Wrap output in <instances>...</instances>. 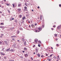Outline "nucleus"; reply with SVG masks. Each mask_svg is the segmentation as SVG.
<instances>
[{
  "mask_svg": "<svg viewBox=\"0 0 61 61\" xmlns=\"http://www.w3.org/2000/svg\"><path fill=\"white\" fill-rule=\"evenodd\" d=\"M46 54V56H48V54H46H46Z\"/></svg>",
  "mask_w": 61,
  "mask_h": 61,
  "instance_id": "33",
  "label": "nucleus"
},
{
  "mask_svg": "<svg viewBox=\"0 0 61 61\" xmlns=\"http://www.w3.org/2000/svg\"><path fill=\"white\" fill-rule=\"evenodd\" d=\"M21 15H20V18H21Z\"/></svg>",
  "mask_w": 61,
  "mask_h": 61,
  "instance_id": "37",
  "label": "nucleus"
},
{
  "mask_svg": "<svg viewBox=\"0 0 61 61\" xmlns=\"http://www.w3.org/2000/svg\"><path fill=\"white\" fill-rule=\"evenodd\" d=\"M31 60H33V59L32 57H31Z\"/></svg>",
  "mask_w": 61,
  "mask_h": 61,
  "instance_id": "35",
  "label": "nucleus"
},
{
  "mask_svg": "<svg viewBox=\"0 0 61 61\" xmlns=\"http://www.w3.org/2000/svg\"><path fill=\"white\" fill-rule=\"evenodd\" d=\"M31 27L33 28H34L35 27V26L34 25H31Z\"/></svg>",
  "mask_w": 61,
  "mask_h": 61,
  "instance_id": "12",
  "label": "nucleus"
},
{
  "mask_svg": "<svg viewBox=\"0 0 61 61\" xmlns=\"http://www.w3.org/2000/svg\"><path fill=\"white\" fill-rule=\"evenodd\" d=\"M24 45L25 46H26V42L25 41L24 43Z\"/></svg>",
  "mask_w": 61,
  "mask_h": 61,
  "instance_id": "14",
  "label": "nucleus"
},
{
  "mask_svg": "<svg viewBox=\"0 0 61 61\" xmlns=\"http://www.w3.org/2000/svg\"><path fill=\"white\" fill-rule=\"evenodd\" d=\"M14 19V18H12V20H13Z\"/></svg>",
  "mask_w": 61,
  "mask_h": 61,
  "instance_id": "48",
  "label": "nucleus"
},
{
  "mask_svg": "<svg viewBox=\"0 0 61 61\" xmlns=\"http://www.w3.org/2000/svg\"><path fill=\"white\" fill-rule=\"evenodd\" d=\"M6 5H7V6H9L10 5V4H7Z\"/></svg>",
  "mask_w": 61,
  "mask_h": 61,
  "instance_id": "29",
  "label": "nucleus"
},
{
  "mask_svg": "<svg viewBox=\"0 0 61 61\" xmlns=\"http://www.w3.org/2000/svg\"><path fill=\"white\" fill-rule=\"evenodd\" d=\"M21 9H18V11H21Z\"/></svg>",
  "mask_w": 61,
  "mask_h": 61,
  "instance_id": "9",
  "label": "nucleus"
},
{
  "mask_svg": "<svg viewBox=\"0 0 61 61\" xmlns=\"http://www.w3.org/2000/svg\"><path fill=\"white\" fill-rule=\"evenodd\" d=\"M38 42L40 44H41V41H38Z\"/></svg>",
  "mask_w": 61,
  "mask_h": 61,
  "instance_id": "16",
  "label": "nucleus"
},
{
  "mask_svg": "<svg viewBox=\"0 0 61 61\" xmlns=\"http://www.w3.org/2000/svg\"><path fill=\"white\" fill-rule=\"evenodd\" d=\"M24 50H25V51H27V48H26L25 47L24 48Z\"/></svg>",
  "mask_w": 61,
  "mask_h": 61,
  "instance_id": "7",
  "label": "nucleus"
},
{
  "mask_svg": "<svg viewBox=\"0 0 61 61\" xmlns=\"http://www.w3.org/2000/svg\"><path fill=\"white\" fill-rule=\"evenodd\" d=\"M36 52H37V51H38V49H37V48H36Z\"/></svg>",
  "mask_w": 61,
  "mask_h": 61,
  "instance_id": "21",
  "label": "nucleus"
},
{
  "mask_svg": "<svg viewBox=\"0 0 61 61\" xmlns=\"http://www.w3.org/2000/svg\"><path fill=\"white\" fill-rule=\"evenodd\" d=\"M22 52L23 53H24L25 52V51H22Z\"/></svg>",
  "mask_w": 61,
  "mask_h": 61,
  "instance_id": "44",
  "label": "nucleus"
},
{
  "mask_svg": "<svg viewBox=\"0 0 61 61\" xmlns=\"http://www.w3.org/2000/svg\"><path fill=\"white\" fill-rule=\"evenodd\" d=\"M22 41H23V42L24 41V39L23 38H22Z\"/></svg>",
  "mask_w": 61,
  "mask_h": 61,
  "instance_id": "27",
  "label": "nucleus"
},
{
  "mask_svg": "<svg viewBox=\"0 0 61 61\" xmlns=\"http://www.w3.org/2000/svg\"><path fill=\"white\" fill-rule=\"evenodd\" d=\"M54 58H56V57L55 56L54 57Z\"/></svg>",
  "mask_w": 61,
  "mask_h": 61,
  "instance_id": "55",
  "label": "nucleus"
},
{
  "mask_svg": "<svg viewBox=\"0 0 61 61\" xmlns=\"http://www.w3.org/2000/svg\"><path fill=\"white\" fill-rule=\"evenodd\" d=\"M17 33H18V34H19V33H20V31H17Z\"/></svg>",
  "mask_w": 61,
  "mask_h": 61,
  "instance_id": "23",
  "label": "nucleus"
},
{
  "mask_svg": "<svg viewBox=\"0 0 61 61\" xmlns=\"http://www.w3.org/2000/svg\"><path fill=\"white\" fill-rule=\"evenodd\" d=\"M40 20H42L41 16H40Z\"/></svg>",
  "mask_w": 61,
  "mask_h": 61,
  "instance_id": "30",
  "label": "nucleus"
},
{
  "mask_svg": "<svg viewBox=\"0 0 61 61\" xmlns=\"http://www.w3.org/2000/svg\"><path fill=\"white\" fill-rule=\"evenodd\" d=\"M10 50V48H9V49H7L6 50V51H7L8 52V51H9V50Z\"/></svg>",
  "mask_w": 61,
  "mask_h": 61,
  "instance_id": "15",
  "label": "nucleus"
},
{
  "mask_svg": "<svg viewBox=\"0 0 61 61\" xmlns=\"http://www.w3.org/2000/svg\"><path fill=\"white\" fill-rule=\"evenodd\" d=\"M28 56V55L27 54H25V57H27V56Z\"/></svg>",
  "mask_w": 61,
  "mask_h": 61,
  "instance_id": "6",
  "label": "nucleus"
},
{
  "mask_svg": "<svg viewBox=\"0 0 61 61\" xmlns=\"http://www.w3.org/2000/svg\"><path fill=\"white\" fill-rule=\"evenodd\" d=\"M53 54H52V55H50V56H52V55H53Z\"/></svg>",
  "mask_w": 61,
  "mask_h": 61,
  "instance_id": "42",
  "label": "nucleus"
},
{
  "mask_svg": "<svg viewBox=\"0 0 61 61\" xmlns=\"http://www.w3.org/2000/svg\"><path fill=\"white\" fill-rule=\"evenodd\" d=\"M58 57H59V56H58Z\"/></svg>",
  "mask_w": 61,
  "mask_h": 61,
  "instance_id": "62",
  "label": "nucleus"
},
{
  "mask_svg": "<svg viewBox=\"0 0 61 61\" xmlns=\"http://www.w3.org/2000/svg\"><path fill=\"white\" fill-rule=\"evenodd\" d=\"M42 27H44V25Z\"/></svg>",
  "mask_w": 61,
  "mask_h": 61,
  "instance_id": "63",
  "label": "nucleus"
},
{
  "mask_svg": "<svg viewBox=\"0 0 61 61\" xmlns=\"http://www.w3.org/2000/svg\"><path fill=\"white\" fill-rule=\"evenodd\" d=\"M51 29H52V30H53V28H51Z\"/></svg>",
  "mask_w": 61,
  "mask_h": 61,
  "instance_id": "58",
  "label": "nucleus"
},
{
  "mask_svg": "<svg viewBox=\"0 0 61 61\" xmlns=\"http://www.w3.org/2000/svg\"><path fill=\"white\" fill-rule=\"evenodd\" d=\"M38 46L39 47H40V46L39 45H38Z\"/></svg>",
  "mask_w": 61,
  "mask_h": 61,
  "instance_id": "38",
  "label": "nucleus"
},
{
  "mask_svg": "<svg viewBox=\"0 0 61 61\" xmlns=\"http://www.w3.org/2000/svg\"><path fill=\"white\" fill-rule=\"evenodd\" d=\"M1 55L2 56L3 55H5V54H4V53H3L2 52H1Z\"/></svg>",
  "mask_w": 61,
  "mask_h": 61,
  "instance_id": "5",
  "label": "nucleus"
},
{
  "mask_svg": "<svg viewBox=\"0 0 61 61\" xmlns=\"http://www.w3.org/2000/svg\"><path fill=\"white\" fill-rule=\"evenodd\" d=\"M4 35L3 34H1V36H0V38H2V36H3Z\"/></svg>",
  "mask_w": 61,
  "mask_h": 61,
  "instance_id": "8",
  "label": "nucleus"
},
{
  "mask_svg": "<svg viewBox=\"0 0 61 61\" xmlns=\"http://www.w3.org/2000/svg\"><path fill=\"white\" fill-rule=\"evenodd\" d=\"M17 37L16 36H11V38H16V37Z\"/></svg>",
  "mask_w": 61,
  "mask_h": 61,
  "instance_id": "3",
  "label": "nucleus"
},
{
  "mask_svg": "<svg viewBox=\"0 0 61 61\" xmlns=\"http://www.w3.org/2000/svg\"><path fill=\"white\" fill-rule=\"evenodd\" d=\"M55 36L56 37L57 36V34H54Z\"/></svg>",
  "mask_w": 61,
  "mask_h": 61,
  "instance_id": "18",
  "label": "nucleus"
},
{
  "mask_svg": "<svg viewBox=\"0 0 61 61\" xmlns=\"http://www.w3.org/2000/svg\"><path fill=\"white\" fill-rule=\"evenodd\" d=\"M57 28L58 29H60V27L59 26Z\"/></svg>",
  "mask_w": 61,
  "mask_h": 61,
  "instance_id": "24",
  "label": "nucleus"
},
{
  "mask_svg": "<svg viewBox=\"0 0 61 61\" xmlns=\"http://www.w3.org/2000/svg\"><path fill=\"white\" fill-rule=\"evenodd\" d=\"M47 60H48L49 61H51V59H50L49 58L47 59Z\"/></svg>",
  "mask_w": 61,
  "mask_h": 61,
  "instance_id": "19",
  "label": "nucleus"
},
{
  "mask_svg": "<svg viewBox=\"0 0 61 61\" xmlns=\"http://www.w3.org/2000/svg\"><path fill=\"white\" fill-rule=\"evenodd\" d=\"M30 4V3H29L28 4H27L26 3H25V5H26L27 7H28V5H29Z\"/></svg>",
  "mask_w": 61,
  "mask_h": 61,
  "instance_id": "2",
  "label": "nucleus"
},
{
  "mask_svg": "<svg viewBox=\"0 0 61 61\" xmlns=\"http://www.w3.org/2000/svg\"><path fill=\"white\" fill-rule=\"evenodd\" d=\"M24 9H27V7L26 6H25L24 7Z\"/></svg>",
  "mask_w": 61,
  "mask_h": 61,
  "instance_id": "13",
  "label": "nucleus"
},
{
  "mask_svg": "<svg viewBox=\"0 0 61 61\" xmlns=\"http://www.w3.org/2000/svg\"><path fill=\"white\" fill-rule=\"evenodd\" d=\"M36 54V53L35 52L33 53V54Z\"/></svg>",
  "mask_w": 61,
  "mask_h": 61,
  "instance_id": "56",
  "label": "nucleus"
},
{
  "mask_svg": "<svg viewBox=\"0 0 61 61\" xmlns=\"http://www.w3.org/2000/svg\"><path fill=\"white\" fill-rule=\"evenodd\" d=\"M24 19H25V17H24Z\"/></svg>",
  "mask_w": 61,
  "mask_h": 61,
  "instance_id": "46",
  "label": "nucleus"
},
{
  "mask_svg": "<svg viewBox=\"0 0 61 61\" xmlns=\"http://www.w3.org/2000/svg\"><path fill=\"white\" fill-rule=\"evenodd\" d=\"M3 28V27L2 26H0V28Z\"/></svg>",
  "mask_w": 61,
  "mask_h": 61,
  "instance_id": "22",
  "label": "nucleus"
},
{
  "mask_svg": "<svg viewBox=\"0 0 61 61\" xmlns=\"http://www.w3.org/2000/svg\"><path fill=\"white\" fill-rule=\"evenodd\" d=\"M24 17H23V18H22V19L23 20H24Z\"/></svg>",
  "mask_w": 61,
  "mask_h": 61,
  "instance_id": "47",
  "label": "nucleus"
},
{
  "mask_svg": "<svg viewBox=\"0 0 61 61\" xmlns=\"http://www.w3.org/2000/svg\"><path fill=\"white\" fill-rule=\"evenodd\" d=\"M35 43H36V44H37V43L38 41V40L37 39H36L35 40Z\"/></svg>",
  "mask_w": 61,
  "mask_h": 61,
  "instance_id": "4",
  "label": "nucleus"
},
{
  "mask_svg": "<svg viewBox=\"0 0 61 61\" xmlns=\"http://www.w3.org/2000/svg\"><path fill=\"white\" fill-rule=\"evenodd\" d=\"M5 44L7 43V42H6V41H5Z\"/></svg>",
  "mask_w": 61,
  "mask_h": 61,
  "instance_id": "45",
  "label": "nucleus"
},
{
  "mask_svg": "<svg viewBox=\"0 0 61 61\" xmlns=\"http://www.w3.org/2000/svg\"><path fill=\"white\" fill-rule=\"evenodd\" d=\"M59 6L60 7H61V4H60V5H59Z\"/></svg>",
  "mask_w": 61,
  "mask_h": 61,
  "instance_id": "32",
  "label": "nucleus"
},
{
  "mask_svg": "<svg viewBox=\"0 0 61 61\" xmlns=\"http://www.w3.org/2000/svg\"><path fill=\"white\" fill-rule=\"evenodd\" d=\"M56 27V26H53V27L54 28H55Z\"/></svg>",
  "mask_w": 61,
  "mask_h": 61,
  "instance_id": "52",
  "label": "nucleus"
},
{
  "mask_svg": "<svg viewBox=\"0 0 61 61\" xmlns=\"http://www.w3.org/2000/svg\"><path fill=\"white\" fill-rule=\"evenodd\" d=\"M38 29L39 30H36V32H40V31L41 30H42V29L40 27L38 28Z\"/></svg>",
  "mask_w": 61,
  "mask_h": 61,
  "instance_id": "1",
  "label": "nucleus"
},
{
  "mask_svg": "<svg viewBox=\"0 0 61 61\" xmlns=\"http://www.w3.org/2000/svg\"><path fill=\"white\" fill-rule=\"evenodd\" d=\"M17 41L18 42H19V40H17Z\"/></svg>",
  "mask_w": 61,
  "mask_h": 61,
  "instance_id": "53",
  "label": "nucleus"
},
{
  "mask_svg": "<svg viewBox=\"0 0 61 61\" xmlns=\"http://www.w3.org/2000/svg\"><path fill=\"white\" fill-rule=\"evenodd\" d=\"M51 48L52 49H53V48H52V47H51Z\"/></svg>",
  "mask_w": 61,
  "mask_h": 61,
  "instance_id": "59",
  "label": "nucleus"
},
{
  "mask_svg": "<svg viewBox=\"0 0 61 61\" xmlns=\"http://www.w3.org/2000/svg\"><path fill=\"white\" fill-rule=\"evenodd\" d=\"M57 40H58V39H55V41H57Z\"/></svg>",
  "mask_w": 61,
  "mask_h": 61,
  "instance_id": "34",
  "label": "nucleus"
},
{
  "mask_svg": "<svg viewBox=\"0 0 61 61\" xmlns=\"http://www.w3.org/2000/svg\"><path fill=\"white\" fill-rule=\"evenodd\" d=\"M30 21H29L28 22V23H30Z\"/></svg>",
  "mask_w": 61,
  "mask_h": 61,
  "instance_id": "54",
  "label": "nucleus"
},
{
  "mask_svg": "<svg viewBox=\"0 0 61 61\" xmlns=\"http://www.w3.org/2000/svg\"><path fill=\"white\" fill-rule=\"evenodd\" d=\"M38 9H40V7L39 6H38Z\"/></svg>",
  "mask_w": 61,
  "mask_h": 61,
  "instance_id": "39",
  "label": "nucleus"
},
{
  "mask_svg": "<svg viewBox=\"0 0 61 61\" xmlns=\"http://www.w3.org/2000/svg\"><path fill=\"white\" fill-rule=\"evenodd\" d=\"M12 40H15V39H14V38H13L12 39Z\"/></svg>",
  "mask_w": 61,
  "mask_h": 61,
  "instance_id": "49",
  "label": "nucleus"
},
{
  "mask_svg": "<svg viewBox=\"0 0 61 61\" xmlns=\"http://www.w3.org/2000/svg\"><path fill=\"white\" fill-rule=\"evenodd\" d=\"M21 6V4H18V6Z\"/></svg>",
  "mask_w": 61,
  "mask_h": 61,
  "instance_id": "20",
  "label": "nucleus"
},
{
  "mask_svg": "<svg viewBox=\"0 0 61 61\" xmlns=\"http://www.w3.org/2000/svg\"><path fill=\"white\" fill-rule=\"evenodd\" d=\"M31 11H34V10H31Z\"/></svg>",
  "mask_w": 61,
  "mask_h": 61,
  "instance_id": "43",
  "label": "nucleus"
},
{
  "mask_svg": "<svg viewBox=\"0 0 61 61\" xmlns=\"http://www.w3.org/2000/svg\"><path fill=\"white\" fill-rule=\"evenodd\" d=\"M35 26H36L37 25V23H35Z\"/></svg>",
  "mask_w": 61,
  "mask_h": 61,
  "instance_id": "31",
  "label": "nucleus"
},
{
  "mask_svg": "<svg viewBox=\"0 0 61 61\" xmlns=\"http://www.w3.org/2000/svg\"><path fill=\"white\" fill-rule=\"evenodd\" d=\"M4 25V23H0V25Z\"/></svg>",
  "mask_w": 61,
  "mask_h": 61,
  "instance_id": "26",
  "label": "nucleus"
},
{
  "mask_svg": "<svg viewBox=\"0 0 61 61\" xmlns=\"http://www.w3.org/2000/svg\"><path fill=\"white\" fill-rule=\"evenodd\" d=\"M37 55L39 57H40V55L39 54H37Z\"/></svg>",
  "mask_w": 61,
  "mask_h": 61,
  "instance_id": "10",
  "label": "nucleus"
},
{
  "mask_svg": "<svg viewBox=\"0 0 61 61\" xmlns=\"http://www.w3.org/2000/svg\"><path fill=\"white\" fill-rule=\"evenodd\" d=\"M9 61H11V60H10Z\"/></svg>",
  "mask_w": 61,
  "mask_h": 61,
  "instance_id": "64",
  "label": "nucleus"
},
{
  "mask_svg": "<svg viewBox=\"0 0 61 61\" xmlns=\"http://www.w3.org/2000/svg\"><path fill=\"white\" fill-rule=\"evenodd\" d=\"M2 42L1 41H0V44H2Z\"/></svg>",
  "mask_w": 61,
  "mask_h": 61,
  "instance_id": "51",
  "label": "nucleus"
},
{
  "mask_svg": "<svg viewBox=\"0 0 61 61\" xmlns=\"http://www.w3.org/2000/svg\"><path fill=\"white\" fill-rule=\"evenodd\" d=\"M6 57H4V59H6Z\"/></svg>",
  "mask_w": 61,
  "mask_h": 61,
  "instance_id": "28",
  "label": "nucleus"
},
{
  "mask_svg": "<svg viewBox=\"0 0 61 61\" xmlns=\"http://www.w3.org/2000/svg\"><path fill=\"white\" fill-rule=\"evenodd\" d=\"M5 2L6 1V0H3Z\"/></svg>",
  "mask_w": 61,
  "mask_h": 61,
  "instance_id": "50",
  "label": "nucleus"
},
{
  "mask_svg": "<svg viewBox=\"0 0 61 61\" xmlns=\"http://www.w3.org/2000/svg\"><path fill=\"white\" fill-rule=\"evenodd\" d=\"M12 5H13V7H15L14 4H12Z\"/></svg>",
  "mask_w": 61,
  "mask_h": 61,
  "instance_id": "25",
  "label": "nucleus"
},
{
  "mask_svg": "<svg viewBox=\"0 0 61 61\" xmlns=\"http://www.w3.org/2000/svg\"><path fill=\"white\" fill-rule=\"evenodd\" d=\"M56 45H57V46H58V44H56Z\"/></svg>",
  "mask_w": 61,
  "mask_h": 61,
  "instance_id": "60",
  "label": "nucleus"
},
{
  "mask_svg": "<svg viewBox=\"0 0 61 61\" xmlns=\"http://www.w3.org/2000/svg\"><path fill=\"white\" fill-rule=\"evenodd\" d=\"M29 27H30V25H29Z\"/></svg>",
  "mask_w": 61,
  "mask_h": 61,
  "instance_id": "61",
  "label": "nucleus"
},
{
  "mask_svg": "<svg viewBox=\"0 0 61 61\" xmlns=\"http://www.w3.org/2000/svg\"><path fill=\"white\" fill-rule=\"evenodd\" d=\"M0 13H2V12L1 11L0 12Z\"/></svg>",
  "mask_w": 61,
  "mask_h": 61,
  "instance_id": "57",
  "label": "nucleus"
},
{
  "mask_svg": "<svg viewBox=\"0 0 61 61\" xmlns=\"http://www.w3.org/2000/svg\"><path fill=\"white\" fill-rule=\"evenodd\" d=\"M8 11V12L9 13H10V11H9L8 10H7Z\"/></svg>",
  "mask_w": 61,
  "mask_h": 61,
  "instance_id": "36",
  "label": "nucleus"
},
{
  "mask_svg": "<svg viewBox=\"0 0 61 61\" xmlns=\"http://www.w3.org/2000/svg\"><path fill=\"white\" fill-rule=\"evenodd\" d=\"M10 51H11L13 52V51H14V50L12 49H11V50Z\"/></svg>",
  "mask_w": 61,
  "mask_h": 61,
  "instance_id": "11",
  "label": "nucleus"
},
{
  "mask_svg": "<svg viewBox=\"0 0 61 61\" xmlns=\"http://www.w3.org/2000/svg\"><path fill=\"white\" fill-rule=\"evenodd\" d=\"M43 55H42V56H41V57H42L43 58Z\"/></svg>",
  "mask_w": 61,
  "mask_h": 61,
  "instance_id": "41",
  "label": "nucleus"
},
{
  "mask_svg": "<svg viewBox=\"0 0 61 61\" xmlns=\"http://www.w3.org/2000/svg\"><path fill=\"white\" fill-rule=\"evenodd\" d=\"M35 45H34V46H33V47H35Z\"/></svg>",
  "mask_w": 61,
  "mask_h": 61,
  "instance_id": "40",
  "label": "nucleus"
},
{
  "mask_svg": "<svg viewBox=\"0 0 61 61\" xmlns=\"http://www.w3.org/2000/svg\"><path fill=\"white\" fill-rule=\"evenodd\" d=\"M28 11V10L27 9H24V11Z\"/></svg>",
  "mask_w": 61,
  "mask_h": 61,
  "instance_id": "17",
  "label": "nucleus"
}]
</instances>
